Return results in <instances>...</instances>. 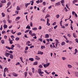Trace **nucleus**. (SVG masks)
<instances>
[{
	"label": "nucleus",
	"mask_w": 78,
	"mask_h": 78,
	"mask_svg": "<svg viewBox=\"0 0 78 78\" xmlns=\"http://www.w3.org/2000/svg\"><path fill=\"white\" fill-rule=\"evenodd\" d=\"M38 73H39V75H40L41 76H44L43 75H42V74L44 73V72H43L41 71V69H38Z\"/></svg>",
	"instance_id": "f257e3e1"
},
{
	"label": "nucleus",
	"mask_w": 78,
	"mask_h": 78,
	"mask_svg": "<svg viewBox=\"0 0 78 78\" xmlns=\"http://www.w3.org/2000/svg\"><path fill=\"white\" fill-rule=\"evenodd\" d=\"M49 65H50V63H47V64H44L43 65V66L45 68H47V67H48V66H49Z\"/></svg>",
	"instance_id": "f03ea898"
},
{
	"label": "nucleus",
	"mask_w": 78,
	"mask_h": 78,
	"mask_svg": "<svg viewBox=\"0 0 78 78\" xmlns=\"http://www.w3.org/2000/svg\"><path fill=\"white\" fill-rule=\"evenodd\" d=\"M9 55H10V53L7 52L5 53V56L6 57H8Z\"/></svg>",
	"instance_id": "7ed1b4c3"
},
{
	"label": "nucleus",
	"mask_w": 78,
	"mask_h": 78,
	"mask_svg": "<svg viewBox=\"0 0 78 78\" xmlns=\"http://www.w3.org/2000/svg\"><path fill=\"white\" fill-rule=\"evenodd\" d=\"M77 2H78V0H73V4H75V3H77Z\"/></svg>",
	"instance_id": "20e7f679"
},
{
	"label": "nucleus",
	"mask_w": 78,
	"mask_h": 78,
	"mask_svg": "<svg viewBox=\"0 0 78 78\" xmlns=\"http://www.w3.org/2000/svg\"><path fill=\"white\" fill-rule=\"evenodd\" d=\"M13 56H14V55H12V54H10L9 58H10V59H13Z\"/></svg>",
	"instance_id": "39448f33"
},
{
	"label": "nucleus",
	"mask_w": 78,
	"mask_h": 78,
	"mask_svg": "<svg viewBox=\"0 0 78 78\" xmlns=\"http://www.w3.org/2000/svg\"><path fill=\"white\" fill-rule=\"evenodd\" d=\"M55 6H59L60 5H61V3H60V2H58L56 3L55 4Z\"/></svg>",
	"instance_id": "423d86ee"
},
{
	"label": "nucleus",
	"mask_w": 78,
	"mask_h": 78,
	"mask_svg": "<svg viewBox=\"0 0 78 78\" xmlns=\"http://www.w3.org/2000/svg\"><path fill=\"white\" fill-rule=\"evenodd\" d=\"M35 57V59L36 60H39L40 59H41V58L38 56H36Z\"/></svg>",
	"instance_id": "0eeeda50"
},
{
	"label": "nucleus",
	"mask_w": 78,
	"mask_h": 78,
	"mask_svg": "<svg viewBox=\"0 0 78 78\" xmlns=\"http://www.w3.org/2000/svg\"><path fill=\"white\" fill-rule=\"evenodd\" d=\"M8 69L7 67H6L4 69V72L6 73V71H8Z\"/></svg>",
	"instance_id": "6e6552de"
},
{
	"label": "nucleus",
	"mask_w": 78,
	"mask_h": 78,
	"mask_svg": "<svg viewBox=\"0 0 78 78\" xmlns=\"http://www.w3.org/2000/svg\"><path fill=\"white\" fill-rule=\"evenodd\" d=\"M55 17L57 19H59V17H60V15L59 14H57L56 15Z\"/></svg>",
	"instance_id": "1a4fd4ad"
},
{
	"label": "nucleus",
	"mask_w": 78,
	"mask_h": 78,
	"mask_svg": "<svg viewBox=\"0 0 78 78\" xmlns=\"http://www.w3.org/2000/svg\"><path fill=\"white\" fill-rule=\"evenodd\" d=\"M75 75L76 77H78V72L76 71L75 72Z\"/></svg>",
	"instance_id": "9d476101"
},
{
	"label": "nucleus",
	"mask_w": 78,
	"mask_h": 78,
	"mask_svg": "<svg viewBox=\"0 0 78 78\" xmlns=\"http://www.w3.org/2000/svg\"><path fill=\"white\" fill-rule=\"evenodd\" d=\"M67 67L69 69H71L72 67V66H71V65L70 64H68L67 66Z\"/></svg>",
	"instance_id": "9b49d317"
},
{
	"label": "nucleus",
	"mask_w": 78,
	"mask_h": 78,
	"mask_svg": "<svg viewBox=\"0 0 78 78\" xmlns=\"http://www.w3.org/2000/svg\"><path fill=\"white\" fill-rule=\"evenodd\" d=\"M1 3H5L6 2V0H2L1 1Z\"/></svg>",
	"instance_id": "f8f14e48"
},
{
	"label": "nucleus",
	"mask_w": 78,
	"mask_h": 78,
	"mask_svg": "<svg viewBox=\"0 0 78 78\" xmlns=\"http://www.w3.org/2000/svg\"><path fill=\"white\" fill-rule=\"evenodd\" d=\"M49 37V35L48 34L45 35V38H48Z\"/></svg>",
	"instance_id": "ddd939ff"
},
{
	"label": "nucleus",
	"mask_w": 78,
	"mask_h": 78,
	"mask_svg": "<svg viewBox=\"0 0 78 78\" xmlns=\"http://www.w3.org/2000/svg\"><path fill=\"white\" fill-rule=\"evenodd\" d=\"M15 47V46L14 45H11V47L10 48L11 50H14V49L13 48H14V47Z\"/></svg>",
	"instance_id": "4468645a"
},
{
	"label": "nucleus",
	"mask_w": 78,
	"mask_h": 78,
	"mask_svg": "<svg viewBox=\"0 0 78 78\" xmlns=\"http://www.w3.org/2000/svg\"><path fill=\"white\" fill-rule=\"evenodd\" d=\"M30 4H31V3H27L25 5V6L26 7V8H27V7H28V5H30Z\"/></svg>",
	"instance_id": "2eb2a0df"
},
{
	"label": "nucleus",
	"mask_w": 78,
	"mask_h": 78,
	"mask_svg": "<svg viewBox=\"0 0 78 78\" xmlns=\"http://www.w3.org/2000/svg\"><path fill=\"white\" fill-rule=\"evenodd\" d=\"M3 27L4 28L6 29V28H7V27H8V26H7L6 24H4L3 26Z\"/></svg>",
	"instance_id": "dca6fc26"
},
{
	"label": "nucleus",
	"mask_w": 78,
	"mask_h": 78,
	"mask_svg": "<svg viewBox=\"0 0 78 78\" xmlns=\"http://www.w3.org/2000/svg\"><path fill=\"white\" fill-rule=\"evenodd\" d=\"M37 64H38L37 62H34V64H33V65H34V66H36L37 65Z\"/></svg>",
	"instance_id": "f3484780"
},
{
	"label": "nucleus",
	"mask_w": 78,
	"mask_h": 78,
	"mask_svg": "<svg viewBox=\"0 0 78 78\" xmlns=\"http://www.w3.org/2000/svg\"><path fill=\"white\" fill-rule=\"evenodd\" d=\"M50 17V15L48 14H47L45 17V19L48 18V17Z\"/></svg>",
	"instance_id": "a211bd4d"
},
{
	"label": "nucleus",
	"mask_w": 78,
	"mask_h": 78,
	"mask_svg": "<svg viewBox=\"0 0 78 78\" xmlns=\"http://www.w3.org/2000/svg\"><path fill=\"white\" fill-rule=\"evenodd\" d=\"M75 52L74 53V55H76V53L78 52V50L76 48L75 50Z\"/></svg>",
	"instance_id": "6ab92c4d"
},
{
	"label": "nucleus",
	"mask_w": 78,
	"mask_h": 78,
	"mask_svg": "<svg viewBox=\"0 0 78 78\" xmlns=\"http://www.w3.org/2000/svg\"><path fill=\"white\" fill-rule=\"evenodd\" d=\"M61 45H66V43H65V42H62L61 44Z\"/></svg>",
	"instance_id": "aec40b11"
},
{
	"label": "nucleus",
	"mask_w": 78,
	"mask_h": 78,
	"mask_svg": "<svg viewBox=\"0 0 78 78\" xmlns=\"http://www.w3.org/2000/svg\"><path fill=\"white\" fill-rule=\"evenodd\" d=\"M27 72H24L25 78H27Z\"/></svg>",
	"instance_id": "412c9836"
},
{
	"label": "nucleus",
	"mask_w": 78,
	"mask_h": 78,
	"mask_svg": "<svg viewBox=\"0 0 78 78\" xmlns=\"http://www.w3.org/2000/svg\"><path fill=\"white\" fill-rule=\"evenodd\" d=\"M73 35L74 37H75V38H76V35L75 34V33H73Z\"/></svg>",
	"instance_id": "4be33fe9"
},
{
	"label": "nucleus",
	"mask_w": 78,
	"mask_h": 78,
	"mask_svg": "<svg viewBox=\"0 0 78 78\" xmlns=\"http://www.w3.org/2000/svg\"><path fill=\"white\" fill-rule=\"evenodd\" d=\"M32 30L34 31H36V30H37V28L36 27H35L34 28H32Z\"/></svg>",
	"instance_id": "5701e85b"
},
{
	"label": "nucleus",
	"mask_w": 78,
	"mask_h": 78,
	"mask_svg": "<svg viewBox=\"0 0 78 78\" xmlns=\"http://www.w3.org/2000/svg\"><path fill=\"white\" fill-rule=\"evenodd\" d=\"M11 38L12 39V41H14V38H15V37L12 35L11 36Z\"/></svg>",
	"instance_id": "b1692460"
},
{
	"label": "nucleus",
	"mask_w": 78,
	"mask_h": 78,
	"mask_svg": "<svg viewBox=\"0 0 78 78\" xmlns=\"http://www.w3.org/2000/svg\"><path fill=\"white\" fill-rule=\"evenodd\" d=\"M1 42L2 44H4L5 43V41L3 40H2Z\"/></svg>",
	"instance_id": "393cba45"
},
{
	"label": "nucleus",
	"mask_w": 78,
	"mask_h": 78,
	"mask_svg": "<svg viewBox=\"0 0 78 78\" xmlns=\"http://www.w3.org/2000/svg\"><path fill=\"white\" fill-rule=\"evenodd\" d=\"M29 59L31 61H34V58H30Z\"/></svg>",
	"instance_id": "a878e982"
},
{
	"label": "nucleus",
	"mask_w": 78,
	"mask_h": 78,
	"mask_svg": "<svg viewBox=\"0 0 78 78\" xmlns=\"http://www.w3.org/2000/svg\"><path fill=\"white\" fill-rule=\"evenodd\" d=\"M13 75L14 76H18V74H17L16 73H14L13 74Z\"/></svg>",
	"instance_id": "bb28decb"
},
{
	"label": "nucleus",
	"mask_w": 78,
	"mask_h": 78,
	"mask_svg": "<svg viewBox=\"0 0 78 78\" xmlns=\"http://www.w3.org/2000/svg\"><path fill=\"white\" fill-rule=\"evenodd\" d=\"M16 9L18 11H19L20 10V7H19V6H17V7Z\"/></svg>",
	"instance_id": "cd10ccee"
},
{
	"label": "nucleus",
	"mask_w": 78,
	"mask_h": 78,
	"mask_svg": "<svg viewBox=\"0 0 78 78\" xmlns=\"http://www.w3.org/2000/svg\"><path fill=\"white\" fill-rule=\"evenodd\" d=\"M36 36V35L35 33L32 34L31 35V36Z\"/></svg>",
	"instance_id": "c85d7f7f"
},
{
	"label": "nucleus",
	"mask_w": 78,
	"mask_h": 78,
	"mask_svg": "<svg viewBox=\"0 0 78 78\" xmlns=\"http://www.w3.org/2000/svg\"><path fill=\"white\" fill-rule=\"evenodd\" d=\"M5 48H7V49H8L9 50H11V48H10L9 47H8V46H6L5 47Z\"/></svg>",
	"instance_id": "c756f323"
},
{
	"label": "nucleus",
	"mask_w": 78,
	"mask_h": 78,
	"mask_svg": "<svg viewBox=\"0 0 78 78\" xmlns=\"http://www.w3.org/2000/svg\"><path fill=\"white\" fill-rule=\"evenodd\" d=\"M13 40H11L9 41V43L10 44H13V41H12Z\"/></svg>",
	"instance_id": "7c9ffc66"
},
{
	"label": "nucleus",
	"mask_w": 78,
	"mask_h": 78,
	"mask_svg": "<svg viewBox=\"0 0 78 78\" xmlns=\"http://www.w3.org/2000/svg\"><path fill=\"white\" fill-rule=\"evenodd\" d=\"M30 44V41H29L27 42L26 44L27 45H28V44Z\"/></svg>",
	"instance_id": "2f4dec72"
},
{
	"label": "nucleus",
	"mask_w": 78,
	"mask_h": 78,
	"mask_svg": "<svg viewBox=\"0 0 78 78\" xmlns=\"http://www.w3.org/2000/svg\"><path fill=\"white\" fill-rule=\"evenodd\" d=\"M29 33V34L30 35V36H31V35L32 34V31H31V30H30Z\"/></svg>",
	"instance_id": "473e14b6"
},
{
	"label": "nucleus",
	"mask_w": 78,
	"mask_h": 78,
	"mask_svg": "<svg viewBox=\"0 0 78 78\" xmlns=\"http://www.w3.org/2000/svg\"><path fill=\"white\" fill-rule=\"evenodd\" d=\"M31 3V5H33V4H34V1H32L30 2Z\"/></svg>",
	"instance_id": "72a5a7b5"
},
{
	"label": "nucleus",
	"mask_w": 78,
	"mask_h": 78,
	"mask_svg": "<svg viewBox=\"0 0 78 78\" xmlns=\"http://www.w3.org/2000/svg\"><path fill=\"white\" fill-rule=\"evenodd\" d=\"M45 46H41V49H43V48H45Z\"/></svg>",
	"instance_id": "f704fd0d"
},
{
	"label": "nucleus",
	"mask_w": 78,
	"mask_h": 78,
	"mask_svg": "<svg viewBox=\"0 0 78 78\" xmlns=\"http://www.w3.org/2000/svg\"><path fill=\"white\" fill-rule=\"evenodd\" d=\"M43 5H44V6H45V5H46V2H43Z\"/></svg>",
	"instance_id": "c9c22d12"
},
{
	"label": "nucleus",
	"mask_w": 78,
	"mask_h": 78,
	"mask_svg": "<svg viewBox=\"0 0 78 78\" xmlns=\"http://www.w3.org/2000/svg\"><path fill=\"white\" fill-rule=\"evenodd\" d=\"M44 72H45V73H47V74H48V75H49V74H50V72L48 73L47 72V71L46 70H44Z\"/></svg>",
	"instance_id": "e433bc0d"
},
{
	"label": "nucleus",
	"mask_w": 78,
	"mask_h": 78,
	"mask_svg": "<svg viewBox=\"0 0 78 78\" xmlns=\"http://www.w3.org/2000/svg\"><path fill=\"white\" fill-rule=\"evenodd\" d=\"M32 73H34V68H32Z\"/></svg>",
	"instance_id": "4c0bfd02"
},
{
	"label": "nucleus",
	"mask_w": 78,
	"mask_h": 78,
	"mask_svg": "<svg viewBox=\"0 0 78 78\" xmlns=\"http://www.w3.org/2000/svg\"><path fill=\"white\" fill-rule=\"evenodd\" d=\"M62 59L63 61H64L66 59V58L65 57H62Z\"/></svg>",
	"instance_id": "58836bf2"
},
{
	"label": "nucleus",
	"mask_w": 78,
	"mask_h": 78,
	"mask_svg": "<svg viewBox=\"0 0 78 78\" xmlns=\"http://www.w3.org/2000/svg\"><path fill=\"white\" fill-rule=\"evenodd\" d=\"M8 52V53H11V54H12V53H13V51H10Z\"/></svg>",
	"instance_id": "ea45409f"
},
{
	"label": "nucleus",
	"mask_w": 78,
	"mask_h": 78,
	"mask_svg": "<svg viewBox=\"0 0 78 78\" xmlns=\"http://www.w3.org/2000/svg\"><path fill=\"white\" fill-rule=\"evenodd\" d=\"M11 33H12V34H15V33H16V31H15V32H13V30H11Z\"/></svg>",
	"instance_id": "a19ab883"
},
{
	"label": "nucleus",
	"mask_w": 78,
	"mask_h": 78,
	"mask_svg": "<svg viewBox=\"0 0 78 78\" xmlns=\"http://www.w3.org/2000/svg\"><path fill=\"white\" fill-rule=\"evenodd\" d=\"M7 21L9 23H11V20H9V19L7 20Z\"/></svg>",
	"instance_id": "79ce46f5"
},
{
	"label": "nucleus",
	"mask_w": 78,
	"mask_h": 78,
	"mask_svg": "<svg viewBox=\"0 0 78 78\" xmlns=\"http://www.w3.org/2000/svg\"><path fill=\"white\" fill-rule=\"evenodd\" d=\"M6 33V31L4 30H3L2 31V34H5Z\"/></svg>",
	"instance_id": "37998d69"
},
{
	"label": "nucleus",
	"mask_w": 78,
	"mask_h": 78,
	"mask_svg": "<svg viewBox=\"0 0 78 78\" xmlns=\"http://www.w3.org/2000/svg\"><path fill=\"white\" fill-rule=\"evenodd\" d=\"M75 13H75V12L74 11H73L72 12V14L73 16L74 14H75Z\"/></svg>",
	"instance_id": "c03bdc74"
},
{
	"label": "nucleus",
	"mask_w": 78,
	"mask_h": 78,
	"mask_svg": "<svg viewBox=\"0 0 78 78\" xmlns=\"http://www.w3.org/2000/svg\"><path fill=\"white\" fill-rule=\"evenodd\" d=\"M10 5H11V2H9L8 3H7L8 6H9Z\"/></svg>",
	"instance_id": "a18cd8bd"
},
{
	"label": "nucleus",
	"mask_w": 78,
	"mask_h": 78,
	"mask_svg": "<svg viewBox=\"0 0 78 78\" xmlns=\"http://www.w3.org/2000/svg\"><path fill=\"white\" fill-rule=\"evenodd\" d=\"M5 72H3V76L4 77H6V73H5Z\"/></svg>",
	"instance_id": "49530a36"
},
{
	"label": "nucleus",
	"mask_w": 78,
	"mask_h": 78,
	"mask_svg": "<svg viewBox=\"0 0 78 78\" xmlns=\"http://www.w3.org/2000/svg\"><path fill=\"white\" fill-rule=\"evenodd\" d=\"M64 3V0H62L61 1V3L62 4H63Z\"/></svg>",
	"instance_id": "de8ad7c7"
},
{
	"label": "nucleus",
	"mask_w": 78,
	"mask_h": 78,
	"mask_svg": "<svg viewBox=\"0 0 78 78\" xmlns=\"http://www.w3.org/2000/svg\"><path fill=\"white\" fill-rule=\"evenodd\" d=\"M28 46H26V48H25V50H28Z\"/></svg>",
	"instance_id": "09e8293b"
},
{
	"label": "nucleus",
	"mask_w": 78,
	"mask_h": 78,
	"mask_svg": "<svg viewBox=\"0 0 78 78\" xmlns=\"http://www.w3.org/2000/svg\"><path fill=\"white\" fill-rule=\"evenodd\" d=\"M21 34H22V33H21V32H18L17 33V35L18 36H19L20 35H21Z\"/></svg>",
	"instance_id": "8fccbe9b"
},
{
	"label": "nucleus",
	"mask_w": 78,
	"mask_h": 78,
	"mask_svg": "<svg viewBox=\"0 0 78 78\" xmlns=\"http://www.w3.org/2000/svg\"><path fill=\"white\" fill-rule=\"evenodd\" d=\"M2 17H5V13H4L3 12L2 13Z\"/></svg>",
	"instance_id": "3c124183"
},
{
	"label": "nucleus",
	"mask_w": 78,
	"mask_h": 78,
	"mask_svg": "<svg viewBox=\"0 0 78 78\" xmlns=\"http://www.w3.org/2000/svg\"><path fill=\"white\" fill-rule=\"evenodd\" d=\"M15 40L16 41H19V37H16L15 38Z\"/></svg>",
	"instance_id": "603ef678"
},
{
	"label": "nucleus",
	"mask_w": 78,
	"mask_h": 78,
	"mask_svg": "<svg viewBox=\"0 0 78 78\" xmlns=\"http://www.w3.org/2000/svg\"><path fill=\"white\" fill-rule=\"evenodd\" d=\"M46 25L48 26H50V24L49 23V22L47 23Z\"/></svg>",
	"instance_id": "864d4df0"
},
{
	"label": "nucleus",
	"mask_w": 78,
	"mask_h": 78,
	"mask_svg": "<svg viewBox=\"0 0 78 78\" xmlns=\"http://www.w3.org/2000/svg\"><path fill=\"white\" fill-rule=\"evenodd\" d=\"M16 66H18V65H20V62H17L16 64Z\"/></svg>",
	"instance_id": "5fc2aeb1"
},
{
	"label": "nucleus",
	"mask_w": 78,
	"mask_h": 78,
	"mask_svg": "<svg viewBox=\"0 0 78 78\" xmlns=\"http://www.w3.org/2000/svg\"><path fill=\"white\" fill-rule=\"evenodd\" d=\"M41 21H43V22H45V20L43 19V18H41L40 19Z\"/></svg>",
	"instance_id": "6e6d98bb"
},
{
	"label": "nucleus",
	"mask_w": 78,
	"mask_h": 78,
	"mask_svg": "<svg viewBox=\"0 0 78 78\" xmlns=\"http://www.w3.org/2000/svg\"><path fill=\"white\" fill-rule=\"evenodd\" d=\"M33 15H32L30 17V20H33Z\"/></svg>",
	"instance_id": "4d7b16f0"
},
{
	"label": "nucleus",
	"mask_w": 78,
	"mask_h": 78,
	"mask_svg": "<svg viewBox=\"0 0 78 78\" xmlns=\"http://www.w3.org/2000/svg\"><path fill=\"white\" fill-rule=\"evenodd\" d=\"M66 6L68 9H70V8H69V6H68V5H67V4H66Z\"/></svg>",
	"instance_id": "13d9d810"
},
{
	"label": "nucleus",
	"mask_w": 78,
	"mask_h": 78,
	"mask_svg": "<svg viewBox=\"0 0 78 78\" xmlns=\"http://www.w3.org/2000/svg\"><path fill=\"white\" fill-rule=\"evenodd\" d=\"M30 31V30H26V31L25 32V33H28V31Z\"/></svg>",
	"instance_id": "bf43d9fd"
},
{
	"label": "nucleus",
	"mask_w": 78,
	"mask_h": 78,
	"mask_svg": "<svg viewBox=\"0 0 78 78\" xmlns=\"http://www.w3.org/2000/svg\"><path fill=\"white\" fill-rule=\"evenodd\" d=\"M30 27H33V23H32V22H31L30 23Z\"/></svg>",
	"instance_id": "052dcab7"
},
{
	"label": "nucleus",
	"mask_w": 78,
	"mask_h": 78,
	"mask_svg": "<svg viewBox=\"0 0 78 78\" xmlns=\"http://www.w3.org/2000/svg\"><path fill=\"white\" fill-rule=\"evenodd\" d=\"M39 68H42V65H40L39 66Z\"/></svg>",
	"instance_id": "680f3d73"
},
{
	"label": "nucleus",
	"mask_w": 78,
	"mask_h": 78,
	"mask_svg": "<svg viewBox=\"0 0 78 78\" xmlns=\"http://www.w3.org/2000/svg\"><path fill=\"white\" fill-rule=\"evenodd\" d=\"M15 13L16 14H18L19 13V11H17V10H16V11H15Z\"/></svg>",
	"instance_id": "e2e57ef3"
},
{
	"label": "nucleus",
	"mask_w": 78,
	"mask_h": 78,
	"mask_svg": "<svg viewBox=\"0 0 78 78\" xmlns=\"http://www.w3.org/2000/svg\"><path fill=\"white\" fill-rule=\"evenodd\" d=\"M67 36H68V37H71V35H70V34H67Z\"/></svg>",
	"instance_id": "0e129e2a"
},
{
	"label": "nucleus",
	"mask_w": 78,
	"mask_h": 78,
	"mask_svg": "<svg viewBox=\"0 0 78 78\" xmlns=\"http://www.w3.org/2000/svg\"><path fill=\"white\" fill-rule=\"evenodd\" d=\"M4 39H6L8 38V37L6 35L4 36Z\"/></svg>",
	"instance_id": "69168bd1"
},
{
	"label": "nucleus",
	"mask_w": 78,
	"mask_h": 78,
	"mask_svg": "<svg viewBox=\"0 0 78 78\" xmlns=\"http://www.w3.org/2000/svg\"><path fill=\"white\" fill-rule=\"evenodd\" d=\"M66 43H69V41L68 40H67L66 41Z\"/></svg>",
	"instance_id": "338daca9"
},
{
	"label": "nucleus",
	"mask_w": 78,
	"mask_h": 78,
	"mask_svg": "<svg viewBox=\"0 0 78 78\" xmlns=\"http://www.w3.org/2000/svg\"><path fill=\"white\" fill-rule=\"evenodd\" d=\"M76 42H77V43H78V40L77 38H76L75 39Z\"/></svg>",
	"instance_id": "774afa93"
}]
</instances>
